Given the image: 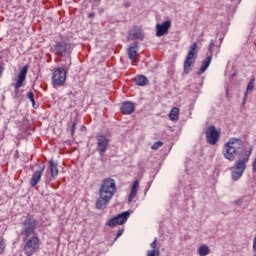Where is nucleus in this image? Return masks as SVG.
I'll return each mask as SVG.
<instances>
[{"label":"nucleus","instance_id":"nucleus-1","mask_svg":"<svg viewBox=\"0 0 256 256\" xmlns=\"http://www.w3.org/2000/svg\"><path fill=\"white\" fill-rule=\"evenodd\" d=\"M115 193H117L115 180L113 178L104 179L99 189V198L96 200V209L101 211L107 209V205H109Z\"/></svg>","mask_w":256,"mask_h":256},{"label":"nucleus","instance_id":"nucleus-2","mask_svg":"<svg viewBox=\"0 0 256 256\" xmlns=\"http://www.w3.org/2000/svg\"><path fill=\"white\" fill-rule=\"evenodd\" d=\"M243 140L239 138H230L224 145L223 155L228 161H235L236 155H243Z\"/></svg>","mask_w":256,"mask_h":256},{"label":"nucleus","instance_id":"nucleus-3","mask_svg":"<svg viewBox=\"0 0 256 256\" xmlns=\"http://www.w3.org/2000/svg\"><path fill=\"white\" fill-rule=\"evenodd\" d=\"M51 52L58 57H71V53H73V44L68 40L62 39L56 42L51 48Z\"/></svg>","mask_w":256,"mask_h":256},{"label":"nucleus","instance_id":"nucleus-4","mask_svg":"<svg viewBox=\"0 0 256 256\" xmlns=\"http://www.w3.org/2000/svg\"><path fill=\"white\" fill-rule=\"evenodd\" d=\"M35 229H37V220L31 214H27L25 220L22 223V239L23 241H27L28 237L31 235H35Z\"/></svg>","mask_w":256,"mask_h":256},{"label":"nucleus","instance_id":"nucleus-5","mask_svg":"<svg viewBox=\"0 0 256 256\" xmlns=\"http://www.w3.org/2000/svg\"><path fill=\"white\" fill-rule=\"evenodd\" d=\"M28 71L29 65L23 66L16 77V83L12 84L14 86L13 99H19L21 97L19 89L23 87V83H25V80L27 79Z\"/></svg>","mask_w":256,"mask_h":256},{"label":"nucleus","instance_id":"nucleus-6","mask_svg":"<svg viewBox=\"0 0 256 256\" xmlns=\"http://www.w3.org/2000/svg\"><path fill=\"white\" fill-rule=\"evenodd\" d=\"M250 155H251V150L246 155V157L243 158V160H238L236 165L233 166L232 179L234 181H239V179H241V177H243V173H245V169L247 168L246 163H247V161H249V156Z\"/></svg>","mask_w":256,"mask_h":256},{"label":"nucleus","instance_id":"nucleus-7","mask_svg":"<svg viewBox=\"0 0 256 256\" xmlns=\"http://www.w3.org/2000/svg\"><path fill=\"white\" fill-rule=\"evenodd\" d=\"M67 79V70L65 68H57L52 75V85L55 89L63 87Z\"/></svg>","mask_w":256,"mask_h":256},{"label":"nucleus","instance_id":"nucleus-8","mask_svg":"<svg viewBox=\"0 0 256 256\" xmlns=\"http://www.w3.org/2000/svg\"><path fill=\"white\" fill-rule=\"evenodd\" d=\"M215 51V42L211 41L208 46V52L206 54V59L202 61V66L200 69L196 72L197 75H203L207 69H209V65H211V61H213V53Z\"/></svg>","mask_w":256,"mask_h":256},{"label":"nucleus","instance_id":"nucleus-9","mask_svg":"<svg viewBox=\"0 0 256 256\" xmlns=\"http://www.w3.org/2000/svg\"><path fill=\"white\" fill-rule=\"evenodd\" d=\"M24 253L27 256L35 255L37 251H39V237L33 236L32 238H27L26 241H24Z\"/></svg>","mask_w":256,"mask_h":256},{"label":"nucleus","instance_id":"nucleus-10","mask_svg":"<svg viewBox=\"0 0 256 256\" xmlns=\"http://www.w3.org/2000/svg\"><path fill=\"white\" fill-rule=\"evenodd\" d=\"M96 141V151L99 153L100 157H103V155L107 153V149H109V138H107L106 135L98 134Z\"/></svg>","mask_w":256,"mask_h":256},{"label":"nucleus","instance_id":"nucleus-11","mask_svg":"<svg viewBox=\"0 0 256 256\" xmlns=\"http://www.w3.org/2000/svg\"><path fill=\"white\" fill-rule=\"evenodd\" d=\"M220 137H221V133H219L215 125H210L206 129V141L209 145H215L216 143H218Z\"/></svg>","mask_w":256,"mask_h":256},{"label":"nucleus","instance_id":"nucleus-12","mask_svg":"<svg viewBox=\"0 0 256 256\" xmlns=\"http://www.w3.org/2000/svg\"><path fill=\"white\" fill-rule=\"evenodd\" d=\"M169 29H171V21L166 20L162 24L156 25V37H163V35H167L169 33Z\"/></svg>","mask_w":256,"mask_h":256},{"label":"nucleus","instance_id":"nucleus-13","mask_svg":"<svg viewBox=\"0 0 256 256\" xmlns=\"http://www.w3.org/2000/svg\"><path fill=\"white\" fill-rule=\"evenodd\" d=\"M128 36L131 41H143V39H145L143 30L139 27H134L130 32H128Z\"/></svg>","mask_w":256,"mask_h":256},{"label":"nucleus","instance_id":"nucleus-14","mask_svg":"<svg viewBox=\"0 0 256 256\" xmlns=\"http://www.w3.org/2000/svg\"><path fill=\"white\" fill-rule=\"evenodd\" d=\"M137 49H139V42L135 41L127 50L128 57L133 63H137Z\"/></svg>","mask_w":256,"mask_h":256},{"label":"nucleus","instance_id":"nucleus-15","mask_svg":"<svg viewBox=\"0 0 256 256\" xmlns=\"http://www.w3.org/2000/svg\"><path fill=\"white\" fill-rule=\"evenodd\" d=\"M43 171H45V165L39 166V170H36L33 173L32 178L30 180L31 187H35L37 185V183H39V181H41V175L43 174Z\"/></svg>","mask_w":256,"mask_h":256},{"label":"nucleus","instance_id":"nucleus-16","mask_svg":"<svg viewBox=\"0 0 256 256\" xmlns=\"http://www.w3.org/2000/svg\"><path fill=\"white\" fill-rule=\"evenodd\" d=\"M120 109L123 115H131L135 111V104H133V102L125 101Z\"/></svg>","mask_w":256,"mask_h":256},{"label":"nucleus","instance_id":"nucleus-17","mask_svg":"<svg viewBox=\"0 0 256 256\" xmlns=\"http://www.w3.org/2000/svg\"><path fill=\"white\" fill-rule=\"evenodd\" d=\"M195 58H190L188 56H186V59L184 61V71H183V75H189L190 71H191V67H193V65H195Z\"/></svg>","mask_w":256,"mask_h":256},{"label":"nucleus","instance_id":"nucleus-18","mask_svg":"<svg viewBox=\"0 0 256 256\" xmlns=\"http://www.w3.org/2000/svg\"><path fill=\"white\" fill-rule=\"evenodd\" d=\"M133 81L138 87H145V85H149V79H147L145 75H137Z\"/></svg>","mask_w":256,"mask_h":256},{"label":"nucleus","instance_id":"nucleus-19","mask_svg":"<svg viewBox=\"0 0 256 256\" xmlns=\"http://www.w3.org/2000/svg\"><path fill=\"white\" fill-rule=\"evenodd\" d=\"M129 215H131L129 211H124L114 217L116 221H118V225H125V223H127V219H129Z\"/></svg>","mask_w":256,"mask_h":256},{"label":"nucleus","instance_id":"nucleus-20","mask_svg":"<svg viewBox=\"0 0 256 256\" xmlns=\"http://www.w3.org/2000/svg\"><path fill=\"white\" fill-rule=\"evenodd\" d=\"M151 250L147 251L146 256H159L161 255V251L157 249V238L154 239V241L150 244Z\"/></svg>","mask_w":256,"mask_h":256},{"label":"nucleus","instance_id":"nucleus-21","mask_svg":"<svg viewBox=\"0 0 256 256\" xmlns=\"http://www.w3.org/2000/svg\"><path fill=\"white\" fill-rule=\"evenodd\" d=\"M199 45L197 42H194L188 51V54L186 57H190L191 59H197V53H199Z\"/></svg>","mask_w":256,"mask_h":256},{"label":"nucleus","instance_id":"nucleus-22","mask_svg":"<svg viewBox=\"0 0 256 256\" xmlns=\"http://www.w3.org/2000/svg\"><path fill=\"white\" fill-rule=\"evenodd\" d=\"M49 165H50V173H51V177L52 179H56L57 175H59V167L58 164L55 163V161H53V159H51L49 161Z\"/></svg>","mask_w":256,"mask_h":256},{"label":"nucleus","instance_id":"nucleus-23","mask_svg":"<svg viewBox=\"0 0 256 256\" xmlns=\"http://www.w3.org/2000/svg\"><path fill=\"white\" fill-rule=\"evenodd\" d=\"M169 118L171 121H178L179 120V108H177V107L172 108L169 113Z\"/></svg>","mask_w":256,"mask_h":256},{"label":"nucleus","instance_id":"nucleus-24","mask_svg":"<svg viewBox=\"0 0 256 256\" xmlns=\"http://www.w3.org/2000/svg\"><path fill=\"white\" fill-rule=\"evenodd\" d=\"M209 253H211V249H209V246L207 245H201L198 248V255L200 256H207Z\"/></svg>","mask_w":256,"mask_h":256},{"label":"nucleus","instance_id":"nucleus-25","mask_svg":"<svg viewBox=\"0 0 256 256\" xmlns=\"http://www.w3.org/2000/svg\"><path fill=\"white\" fill-rule=\"evenodd\" d=\"M255 79H252L248 85H247V88H246V92L244 94V101L243 103H245V100L247 99V95L249 93V91H253V89L255 88V83H254Z\"/></svg>","mask_w":256,"mask_h":256},{"label":"nucleus","instance_id":"nucleus-26","mask_svg":"<svg viewBox=\"0 0 256 256\" xmlns=\"http://www.w3.org/2000/svg\"><path fill=\"white\" fill-rule=\"evenodd\" d=\"M107 227H115L116 225H119V222L117 221V218H111L106 222Z\"/></svg>","mask_w":256,"mask_h":256},{"label":"nucleus","instance_id":"nucleus-27","mask_svg":"<svg viewBox=\"0 0 256 256\" xmlns=\"http://www.w3.org/2000/svg\"><path fill=\"white\" fill-rule=\"evenodd\" d=\"M27 99H29L32 103V107L35 108V94L32 91L27 93Z\"/></svg>","mask_w":256,"mask_h":256},{"label":"nucleus","instance_id":"nucleus-28","mask_svg":"<svg viewBox=\"0 0 256 256\" xmlns=\"http://www.w3.org/2000/svg\"><path fill=\"white\" fill-rule=\"evenodd\" d=\"M5 239L0 236V255L5 251Z\"/></svg>","mask_w":256,"mask_h":256},{"label":"nucleus","instance_id":"nucleus-29","mask_svg":"<svg viewBox=\"0 0 256 256\" xmlns=\"http://www.w3.org/2000/svg\"><path fill=\"white\" fill-rule=\"evenodd\" d=\"M137 189H139V180L134 181L131 189V193L137 194Z\"/></svg>","mask_w":256,"mask_h":256},{"label":"nucleus","instance_id":"nucleus-30","mask_svg":"<svg viewBox=\"0 0 256 256\" xmlns=\"http://www.w3.org/2000/svg\"><path fill=\"white\" fill-rule=\"evenodd\" d=\"M159 147H163V142L162 141L155 142L152 145L151 149H153L154 151H157V149H159Z\"/></svg>","mask_w":256,"mask_h":256},{"label":"nucleus","instance_id":"nucleus-31","mask_svg":"<svg viewBox=\"0 0 256 256\" xmlns=\"http://www.w3.org/2000/svg\"><path fill=\"white\" fill-rule=\"evenodd\" d=\"M124 231H125V229H123V228L119 229L116 237L114 238V241H117V239H119V237H121V235H123Z\"/></svg>","mask_w":256,"mask_h":256},{"label":"nucleus","instance_id":"nucleus-32","mask_svg":"<svg viewBox=\"0 0 256 256\" xmlns=\"http://www.w3.org/2000/svg\"><path fill=\"white\" fill-rule=\"evenodd\" d=\"M76 125H77V122L74 121L72 123V127H71V130H70V133H71L72 136L75 135V127H76Z\"/></svg>","mask_w":256,"mask_h":256},{"label":"nucleus","instance_id":"nucleus-33","mask_svg":"<svg viewBox=\"0 0 256 256\" xmlns=\"http://www.w3.org/2000/svg\"><path fill=\"white\" fill-rule=\"evenodd\" d=\"M134 197H137V194L130 192L129 197H128V203H131V201H133Z\"/></svg>","mask_w":256,"mask_h":256},{"label":"nucleus","instance_id":"nucleus-34","mask_svg":"<svg viewBox=\"0 0 256 256\" xmlns=\"http://www.w3.org/2000/svg\"><path fill=\"white\" fill-rule=\"evenodd\" d=\"M3 71H5V66L0 65V77H2Z\"/></svg>","mask_w":256,"mask_h":256},{"label":"nucleus","instance_id":"nucleus-35","mask_svg":"<svg viewBox=\"0 0 256 256\" xmlns=\"http://www.w3.org/2000/svg\"><path fill=\"white\" fill-rule=\"evenodd\" d=\"M253 250L256 251V235L253 240Z\"/></svg>","mask_w":256,"mask_h":256},{"label":"nucleus","instance_id":"nucleus-36","mask_svg":"<svg viewBox=\"0 0 256 256\" xmlns=\"http://www.w3.org/2000/svg\"><path fill=\"white\" fill-rule=\"evenodd\" d=\"M93 17H95L94 12H91V13L88 14V19H91V18H93Z\"/></svg>","mask_w":256,"mask_h":256},{"label":"nucleus","instance_id":"nucleus-37","mask_svg":"<svg viewBox=\"0 0 256 256\" xmlns=\"http://www.w3.org/2000/svg\"><path fill=\"white\" fill-rule=\"evenodd\" d=\"M3 139H5V133H0V141H3Z\"/></svg>","mask_w":256,"mask_h":256},{"label":"nucleus","instance_id":"nucleus-38","mask_svg":"<svg viewBox=\"0 0 256 256\" xmlns=\"http://www.w3.org/2000/svg\"><path fill=\"white\" fill-rule=\"evenodd\" d=\"M252 167H253L254 173H256V164H252Z\"/></svg>","mask_w":256,"mask_h":256},{"label":"nucleus","instance_id":"nucleus-39","mask_svg":"<svg viewBox=\"0 0 256 256\" xmlns=\"http://www.w3.org/2000/svg\"><path fill=\"white\" fill-rule=\"evenodd\" d=\"M237 76V72H234L233 74H232V77H236Z\"/></svg>","mask_w":256,"mask_h":256},{"label":"nucleus","instance_id":"nucleus-40","mask_svg":"<svg viewBox=\"0 0 256 256\" xmlns=\"http://www.w3.org/2000/svg\"><path fill=\"white\" fill-rule=\"evenodd\" d=\"M238 1V3H241V0H237Z\"/></svg>","mask_w":256,"mask_h":256},{"label":"nucleus","instance_id":"nucleus-41","mask_svg":"<svg viewBox=\"0 0 256 256\" xmlns=\"http://www.w3.org/2000/svg\"><path fill=\"white\" fill-rule=\"evenodd\" d=\"M126 7H129V4H126Z\"/></svg>","mask_w":256,"mask_h":256},{"label":"nucleus","instance_id":"nucleus-42","mask_svg":"<svg viewBox=\"0 0 256 256\" xmlns=\"http://www.w3.org/2000/svg\"><path fill=\"white\" fill-rule=\"evenodd\" d=\"M254 256H256V252H255Z\"/></svg>","mask_w":256,"mask_h":256}]
</instances>
